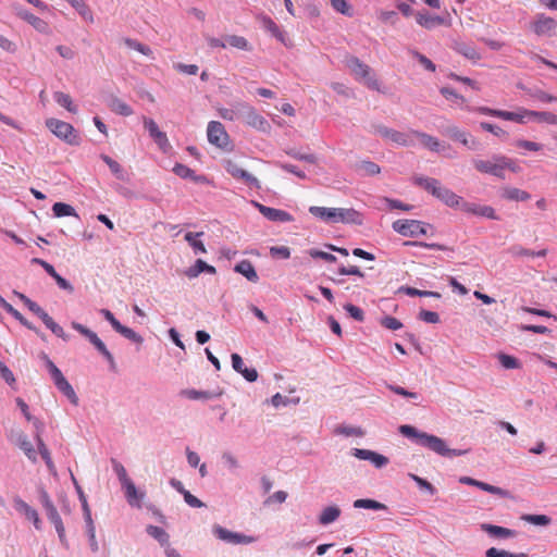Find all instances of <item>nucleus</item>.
<instances>
[{"instance_id":"nucleus-1","label":"nucleus","mask_w":557,"mask_h":557,"mask_svg":"<svg viewBox=\"0 0 557 557\" xmlns=\"http://www.w3.org/2000/svg\"><path fill=\"white\" fill-rule=\"evenodd\" d=\"M309 212L329 223H346L361 225L363 223V215L354 208H326L312 206Z\"/></svg>"},{"instance_id":"nucleus-2","label":"nucleus","mask_w":557,"mask_h":557,"mask_svg":"<svg viewBox=\"0 0 557 557\" xmlns=\"http://www.w3.org/2000/svg\"><path fill=\"white\" fill-rule=\"evenodd\" d=\"M399 432L409 438L416 441L417 444L428 447L429 449L442 456L458 455L455 450L448 449L445 442L435 436L424 432H419L416 428L404 424L399 426Z\"/></svg>"},{"instance_id":"nucleus-3","label":"nucleus","mask_w":557,"mask_h":557,"mask_svg":"<svg viewBox=\"0 0 557 557\" xmlns=\"http://www.w3.org/2000/svg\"><path fill=\"white\" fill-rule=\"evenodd\" d=\"M474 168L480 173L491 174L499 178H505V170L518 172L519 166L511 159L505 156H494L491 160L475 159L473 160Z\"/></svg>"},{"instance_id":"nucleus-4","label":"nucleus","mask_w":557,"mask_h":557,"mask_svg":"<svg viewBox=\"0 0 557 557\" xmlns=\"http://www.w3.org/2000/svg\"><path fill=\"white\" fill-rule=\"evenodd\" d=\"M347 65L356 79L361 81L370 89L380 90L379 81L372 75V70L369 65L355 57L347 61Z\"/></svg>"},{"instance_id":"nucleus-5","label":"nucleus","mask_w":557,"mask_h":557,"mask_svg":"<svg viewBox=\"0 0 557 557\" xmlns=\"http://www.w3.org/2000/svg\"><path fill=\"white\" fill-rule=\"evenodd\" d=\"M429 227H431L429 224L418 220L401 219L393 223V230L395 232L403 236L410 237L425 235Z\"/></svg>"},{"instance_id":"nucleus-6","label":"nucleus","mask_w":557,"mask_h":557,"mask_svg":"<svg viewBox=\"0 0 557 557\" xmlns=\"http://www.w3.org/2000/svg\"><path fill=\"white\" fill-rule=\"evenodd\" d=\"M71 326L79 332L83 336H85L95 347L96 349L107 359L110 363L111 368H114L115 361L112 354L108 350L104 343L98 337V335L86 327L85 325L78 322H72Z\"/></svg>"},{"instance_id":"nucleus-7","label":"nucleus","mask_w":557,"mask_h":557,"mask_svg":"<svg viewBox=\"0 0 557 557\" xmlns=\"http://www.w3.org/2000/svg\"><path fill=\"white\" fill-rule=\"evenodd\" d=\"M46 125L57 137L71 145L78 144V136L70 123L57 119H49L47 120Z\"/></svg>"},{"instance_id":"nucleus-8","label":"nucleus","mask_w":557,"mask_h":557,"mask_svg":"<svg viewBox=\"0 0 557 557\" xmlns=\"http://www.w3.org/2000/svg\"><path fill=\"white\" fill-rule=\"evenodd\" d=\"M515 115L518 120H513V122L519 124H525L531 119L540 123L557 124V115L552 112L533 111L520 107L515 111Z\"/></svg>"},{"instance_id":"nucleus-9","label":"nucleus","mask_w":557,"mask_h":557,"mask_svg":"<svg viewBox=\"0 0 557 557\" xmlns=\"http://www.w3.org/2000/svg\"><path fill=\"white\" fill-rule=\"evenodd\" d=\"M412 131L407 133L398 132L386 126H377L376 133L380 134L383 138L388 139L399 146H412L414 145V135Z\"/></svg>"},{"instance_id":"nucleus-10","label":"nucleus","mask_w":557,"mask_h":557,"mask_svg":"<svg viewBox=\"0 0 557 557\" xmlns=\"http://www.w3.org/2000/svg\"><path fill=\"white\" fill-rule=\"evenodd\" d=\"M225 171L236 180L244 181L248 186L259 189L261 187L260 182L257 177L242 169L237 162L233 160H226L224 162Z\"/></svg>"},{"instance_id":"nucleus-11","label":"nucleus","mask_w":557,"mask_h":557,"mask_svg":"<svg viewBox=\"0 0 557 557\" xmlns=\"http://www.w3.org/2000/svg\"><path fill=\"white\" fill-rule=\"evenodd\" d=\"M532 29L537 36H555L557 35V21L544 14L536 15L532 22Z\"/></svg>"},{"instance_id":"nucleus-12","label":"nucleus","mask_w":557,"mask_h":557,"mask_svg":"<svg viewBox=\"0 0 557 557\" xmlns=\"http://www.w3.org/2000/svg\"><path fill=\"white\" fill-rule=\"evenodd\" d=\"M238 109L244 110L243 117L249 126L262 132H265L270 128L268 121L248 103L240 104Z\"/></svg>"},{"instance_id":"nucleus-13","label":"nucleus","mask_w":557,"mask_h":557,"mask_svg":"<svg viewBox=\"0 0 557 557\" xmlns=\"http://www.w3.org/2000/svg\"><path fill=\"white\" fill-rule=\"evenodd\" d=\"M208 140L210 144L223 148L228 144V135L222 123L211 121L207 128Z\"/></svg>"},{"instance_id":"nucleus-14","label":"nucleus","mask_w":557,"mask_h":557,"mask_svg":"<svg viewBox=\"0 0 557 557\" xmlns=\"http://www.w3.org/2000/svg\"><path fill=\"white\" fill-rule=\"evenodd\" d=\"M213 533L218 539L232 544H249L255 541L252 536L228 531L227 529L221 525H214Z\"/></svg>"},{"instance_id":"nucleus-15","label":"nucleus","mask_w":557,"mask_h":557,"mask_svg":"<svg viewBox=\"0 0 557 557\" xmlns=\"http://www.w3.org/2000/svg\"><path fill=\"white\" fill-rule=\"evenodd\" d=\"M57 388L63 393L73 405L78 404V397L73 389L72 385L67 382V380L64 377L63 373L60 369H57L55 371L50 374Z\"/></svg>"},{"instance_id":"nucleus-16","label":"nucleus","mask_w":557,"mask_h":557,"mask_svg":"<svg viewBox=\"0 0 557 557\" xmlns=\"http://www.w3.org/2000/svg\"><path fill=\"white\" fill-rule=\"evenodd\" d=\"M416 21L421 27H423L425 29H433V28L442 26V25H445V26L450 25L449 20H446L438 15L430 14L425 10L419 11L416 14Z\"/></svg>"},{"instance_id":"nucleus-17","label":"nucleus","mask_w":557,"mask_h":557,"mask_svg":"<svg viewBox=\"0 0 557 557\" xmlns=\"http://www.w3.org/2000/svg\"><path fill=\"white\" fill-rule=\"evenodd\" d=\"M144 126L148 131L150 137L162 150H165L170 146L166 134L159 129L157 123L152 119L144 117Z\"/></svg>"},{"instance_id":"nucleus-18","label":"nucleus","mask_w":557,"mask_h":557,"mask_svg":"<svg viewBox=\"0 0 557 557\" xmlns=\"http://www.w3.org/2000/svg\"><path fill=\"white\" fill-rule=\"evenodd\" d=\"M256 207L258 208L259 212L270 221H275V222L293 221V216L284 210L267 207L264 205L257 203V202H256Z\"/></svg>"},{"instance_id":"nucleus-19","label":"nucleus","mask_w":557,"mask_h":557,"mask_svg":"<svg viewBox=\"0 0 557 557\" xmlns=\"http://www.w3.org/2000/svg\"><path fill=\"white\" fill-rule=\"evenodd\" d=\"M13 506L15 508V510L22 515L25 516V518L27 520H30L33 521L34 523V527L37 529V530H40L41 529V521L39 519V516H38V512L32 508L30 506H28L24 500H22L21 498H14L13 500Z\"/></svg>"},{"instance_id":"nucleus-20","label":"nucleus","mask_w":557,"mask_h":557,"mask_svg":"<svg viewBox=\"0 0 557 557\" xmlns=\"http://www.w3.org/2000/svg\"><path fill=\"white\" fill-rule=\"evenodd\" d=\"M447 135L470 149H475L479 145L478 140L471 137V135L465 131H461L457 126H449L446 131Z\"/></svg>"},{"instance_id":"nucleus-21","label":"nucleus","mask_w":557,"mask_h":557,"mask_svg":"<svg viewBox=\"0 0 557 557\" xmlns=\"http://www.w3.org/2000/svg\"><path fill=\"white\" fill-rule=\"evenodd\" d=\"M435 197L445 205L457 208L463 203L462 198L447 187L440 185Z\"/></svg>"},{"instance_id":"nucleus-22","label":"nucleus","mask_w":557,"mask_h":557,"mask_svg":"<svg viewBox=\"0 0 557 557\" xmlns=\"http://www.w3.org/2000/svg\"><path fill=\"white\" fill-rule=\"evenodd\" d=\"M125 491V497L131 506L140 508V503L145 493L138 492L133 481H128L122 485Z\"/></svg>"},{"instance_id":"nucleus-23","label":"nucleus","mask_w":557,"mask_h":557,"mask_svg":"<svg viewBox=\"0 0 557 557\" xmlns=\"http://www.w3.org/2000/svg\"><path fill=\"white\" fill-rule=\"evenodd\" d=\"M472 111L478 112V113L483 114V115H490V116L498 117V119H502V120H505V121H512L513 122V120H518L517 116L515 115V111L511 112V111L492 109V108H488V107H476V108L472 109Z\"/></svg>"},{"instance_id":"nucleus-24","label":"nucleus","mask_w":557,"mask_h":557,"mask_svg":"<svg viewBox=\"0 0 557 557\" xmlns=\"http://www.w3.org/2000/svg\"><path fill=\"white\" fill-rule=\"evenodd\" d=\"M234 271L245 276L251 283H257L259 281L258 273L249 260H242L238 262L235 265Z\"/></svg>"},{"instance_id":"nucleus-25","label":"nucleus","mask_w":557,"mask_h":557,"mask_svg":"<svg viewBox=\"0 0 557 557\" xmlns=\"http://www.w3.org/2000/svg\"><path fill=\"white\" fill-rule=\"evenodd\" d=\"M18 16L30 24L36 30L40 33H47L48 32V23L44 21L42 18L34 15L33 13L28 12L27 10H20Z\"/></svg>"},{"instance_id":"nucleus-26","label":"nucleus","mask_w":557,"mask_h":557,"mask_svg":"<svg viewBox=\"0 0 557 557\" xmlns=\"http://www.w3.org/2000/svg\"><path fill=\"white\" fill-rule=\"evenodd\" d=\"M462 206L466 212L480 216H485L492 220L498 219V216L495 213V210L490 206H479L474 203H462Z\"/></svg>"},{"instance_id":"nucleus-27","label":"nucleus","mask_w":557,"mask_h":557,"mask_svg":"<svg viewBox=\"0 0 557 557\" xmlns=\"http://www.w3.org/2000/svg\"><path fill=\"white\" fill-rule=\"evenodd\" d=\"M412 134L414 135V140L418 139L426 149L434 152H438L441 150L442 145L437 138L418 131H412Z\"/></svg>"},{"instance_id":"nucleus-28","label":"nucleus","mask_w":557,"mask_h":557,"mask_svg":"<svg viewBox=\"0 0 557 557\" xmlns=\"http://www.w3.org/2000/svg\"><path fill=\"white\" fill-rule=\"evenodd\" d=\"M481 528L483 531H485L487 534H490L491 536H494V537L508 539V537H513L516 535V531L505 528V527L494 525V524H490V523H483L481 525Z\"/></svg>"},{"instance_id":"nucleus-29","label":"nucleus","mask_w":557,"mask_h":557,"mask_svg":"<svg viewBox=\"0 0 557 557\" xmlns=\"http://www.w3.org/2000/svg\"><path fill=\"white\" fill-rule=\"evenodd\" d=\"M502 197L507 200L527 201L531 198V195L516 187H505L502 189Z\"/></svg>"},{"instance_id":"nucleus-30","label":"nucleus","mask_w":557,"mask_h":557,"mask_svg":"<svg viewBox=\"0 0 557 557\" xmlns=\"http://www.w3.org/2000/svg\"><path fill=\"white\" fill-rule=\"evenodd\" d=\"M341 509L337 506H327L325 507L320 516L319 523L322 525H327L335 522L341 516Z\"/></svg>"},{"instance_id":"nucleus-31","label":"nucleus","mask_w":557,"mask_h":557,"mask_svg":"<svg viewBox=\"0 0 557 557\" xmlns=\"http://www.w3.org/2000/svg\"><path fill=\"white\" fill-rule=\"evenodd\" d=\"M413 183L417 186L425 189L428 193L432 194L434 197L436 195L437 188L441 185L440 181L425 176H414Z\"/></svg>"},{"instance_id":"nucleus-32","label":"nucleus","mask_w":557,"mask_h":557,"mask_svg":"<svg viewBox=\"0 0 557 557\" xmlns=\"http://www.w3.org/2000/svg\"><path fill=\"white\" fill-rule=\"evenodd\" d=\"M508 252L513 257V258H522V257H545L547 255V250L546 249H542L537 252H534L530 249H527L524 248L523 246L521 245H512L509 249H508Z\"/></svg>"},{"instance_id":"nucleus-33","label":"nucleus","mask_w":557,"mask_h":557,"mask_svg":"<svg viewBox=\"0 0 557 557\" xmlns=\"http://www.w3.org/2000/svg\"><path fill=\"white\" fill-rule=\"evenodd\" d=\"M110 110L119 115L129 116L133 114V109L123 100L117 97H112L108 103Z\"/></svg>"},{"instance_id":"nucleus-34","label":"nucleus","mask_w":557,"mask_h":557,"mask_svg":"<svg viewBox=\"0 0 557 557\" xmlns=\"http://www.w3.org/2000/svg\"><path fill=\"white\" fill-rule=\"evenodd\" d=\"M258 20L268 32H270L280 41L284 42V33L270 16L261 14L258 16Z\"/></svg>"},{"instance_id":"nucleus-35","label":"nucleus","mask_w":557,"mask_h":557,"mask_svg":"<svg viewBox=\"0 0 557 557\" xmlns=\"http://www.w3.org/2000/svg\"><path fill=\"white\" fill-rule=\"evenodd\" d=\"M173 172L182 178H190L197 183H203L206 181L205 176L196 175L194 170L181 163L174 165Z\"/></svg>"},{"instance_id":"nucleus-36","label":"nucleus","mask_w":557,"mask_h":557,"mask_svg":"<svg viewBox=\"0 0 557 557\" xmlns=\"http://www.w3.org/2000/svg\"><path fill=\"white\" fill-rule=\"evenodd\" d=\"M46 513L50 522L54 525L60 540L63 541L65 537V529L57 508H49L48 510H46Z\"/></svg>"},{"instance_id":"nucleus-37","label":"nucleus","mask_w":557,"mask_h":557,"mask_svg":"<svg viewBox=\"0 0 557 557\" xmlns=\"http://www.w3.org/2000/svg\"><path fill=\"white\" fill-rule=\"evenodd\" d=\"M240 104H246V102H235L231 108H221L219 109V115L228 121L240 119L244 112V110L238 109Z\"/></svg>"},{"instance_id":"nucleus-38","label":"nucleus","mask_w":557,"mask_h":557,"mask_svg":"<svg viewBox=\"0 0 557 557\" xmlns=\"http://www.w3.org/2000/svg\"><path fill=\"white\" fill-rule=\"evenodd\" d=\"M456 50L458 53L473 62H476L481 59L480 52L473 46L467 44H458L456 46Z\"/></svg>"},{"instance_id":"nucleus-39","label":"nucleus","mask_w":557,"mask_h":557,"mask_svg":"<svg viewBox=\"0 0 557 557\" xmlns=\"http://www.w3.org/2000/svg\"><path fill=\"white\" fill-rule=\"evenodd\" d=\"M17 445L32 461H36V451L33 444L23 433L18 434Z\"/></svg>"},{"instance_id":"nucleus-40","label":"nucleus","mask_w":557,"mask_h":557,"mask_svg":"<svg viewBox=\"0 0 557 557\" xmlns=\"http://www.w3.org/2000/svg\"><path fill=\"white\" fill-rule=\"evenodd\" d=\"M355 508H364V509H372V510H385L387 509L386 505L383 503H380L374 499L369 498H360L354 502Z\"/></svg>"},{"instance_id":"nucleus-41","label":"nucleus","mask_w":557,"mask_h":557,"mask_svg":"<svg viewBox=\"0 0 557 557\" xmlns=\"http://www.w3.org/2000/svg\"><path fill=\"white\" fill-rule=\"evenodd\" d=\"M40 432L41 430H37V433H36V442H37V445H38V449H39V453L42 457V459L45 460L47 467L52 470L54 469V465L52 462V459H51V456H50V451L49 449L47 448V446L45 445L41 436H40Z\"/></svg>"},{"instance_id":"nucleus-42","label":"nucleus","mask_w":557,"mask_h":557,"mask_svg":"<svg viewBox=\"0 0 557 557\" xmlns=\"http://www.w3.org/2000/svg\"><path fill=\"white\" fill-rule=\"evenodd\" d=\"M226 45L239 49V50H251V46L248 40L238 35H228L225 37Z\"/></svg>"},{"instance_id":"nucleus-43","label":"nucleus","mask_w":557,"mask_h":557,"mask_svg":"<svg viewBox=\"0 0 557 557\" xmlns=\"http://www.w3.org/2000/svg\"><path fill=\"white\" fill-rule=\"evenodd\" d=\"M42 322L55 336L62 338L63 341L69 339V335L64 332L63 327L55 323L49 314L44 317Z\"/></svg>"},{"instance_id":"nucleus-44","label":"nucleus","mask_w":557,"mask_h":557,"mask_svg":"<svg viewBox=\"0 0 557 557\" xmlns=\"http://www.w3.org/2000/svg\"><path fill=\"white\" fill-rule=\"evenodd\" d=\"M202 235H203L202 232H198V233L188 232L185 234V240L194 248L195 252L205 253L207 251L203 243L201 240L197 239V237H200Z\"/></svg>"},{"instance_id":"nucleus-45","label":"nucleus","mask_w":557,"mask_h":557,"mask_svg":"<svg viewBox=\"0 0 557 557\" xmlns=\"http://www.w3.org/2000/svg\"><path fill=\"white\" fill-rule=\"evenodd\" d=\"M184 397L190 399V400H208L214 397L213 393L207 392V391H197L194 388L184 389L181 393Z\"/></svg>"},{"instance_id":"nucleus-46","label":"nucleus","mask_w":557,"mask_h":557,"mask_svg":"<svg viewBox=\"0 0 557 557\" xmlns=\"http://www.w3.org/2000/svg\"><path fill=\"white\" fill-rule=\"evenodd\" d=\"M147 533L156 539L162 546L169 544V534L160 527L148 525Z\"/></svg>"},{"instance_id":"nucleus-47","label":"nucleus","mask_w":557,"mask_h":557,"mask_svg":"<svg viewBox=\"0 0 557 557\" xmlns=\"http://www.w3.org/2000/svg\"><path fill=\"white\" fill-rule=\"evenodd\" d=\"M52 211L57 218L72 216V215L77 216L75 209L72 206L64 203V202H55L52 206Z\"/></svg>"},{"instance_id":"nucleus-48","label":"nucleus","mask_w":557,"mask_h":557,"mask_svg":"<svg viewBox=\"0 0 557 557\" xmlns=\"http://www.w3.org/2000/svg\"><path fill=\"white\" fill-rule=\"evenodd\" d=\"M82 506H83V510H84L85 520H86V523L88 527V534H89L90 541L92 542V546L96 549L97 544L95 542V537H96L95 525H94V521L91 519V512H90V508L88 506L87 500H85V503H82Z\"/></svg>"},{"instance_id":"nucleus-49","label":"nucleus","mask_w":557,"mask_h":557,"mask_svg":"<svg viewBox=\"0 0 557 557\" xmlns=\"http://www.w3.org/2000/svg\"><path fill=\"white\" fill-rule=\"evenodd\" d=\"M123 42L126 47L134 49L144 55L150 57L152 54V50L148 46L139 42L136 39L124 38Z\"/></svg>"},{"instance_id":"nucleus-50","label":"nucleus","mask_w":557,"mask_h":557,"mask_svg":"<svg viewBox=\"0 0 557 557\" xmlns=\"http://www.w3.org/2000/svg\"><path fill=\"white\" fill-rule=\"evenodd\" d=\"M497 359L505 369H519L521 367L519 360L507 354H498Z\"/></svg>"},{"instance_id":"nucleus-51","label":"nucleus","mask_w":557,"mask_h":557,"mask_svg":"<svg viewBox=\"0 0 557 557\" xmlns=\"http://www.w3.org/2000/svg\"><path fill=\"white\" fill-rule=\"evenodd\" d=\"M54 100L58 104L65 108L70 112H76V108L73 106V101L70 95L58 91L54 94Z\"/></svg>"},{"instance_id":"nucleus-52","label":"nucleus","mask_w":557,"mask_h":557,"mask_svg":"<svg viewBox=\"0 0 557 557\" xmlns=\"http://www.w3.org/2000/svg\"><path fill=\"white\" fill-rule=\"evenodd\" d=\"M16 405L20 407L26 420L33 421L36 430L42 429V423L30 414L27 404L22 398H16Z\"/></svg>"},{"instance_id":"nucleus-53","label":"nucleus","mask_w":557,"mask_h":557,"mask_svg":"<svg viewBox=\"0 0 557 557\" xmlns=\"http://www.w3.org/2000/svg\"><path fill=\"white\" fill-rule=\"evenodd\" d=\"M332 8L346 16L352 15V9L351 5L348 3L347 0H330Z\"/></svg>"},{"instance_id":"nucleus-54","label":"nucleus","mask_w":557,"mask_h":557,"mask_svg":"<svg viewBox=\"0 0 557 557\" xmlns=\"http://www.w3.org/2000/svg\"><path fill=\"white\" fill-rule=\"evenodd\" d=\"M101 159L117 178L123 180V169L117 161L107 154H101Z\"/></svg>"},{"instance_id":"nucleus-55","label":"nucleus","mask_w":557,"mask_h":557,"mask_svg":"<svg viewBox=\"0 0 557 557\" xmlns=\"http://www.w3.org/2000/svg\"><path fill=\"white\" fill-rule=\"evenodd\" d=\"M2 308H4L9 313H11L16 320H18L23 325H25L29 330H35V327L21 314L20 311L13 308L12 305L2 299Z\"/></svg>"},{"instance_id":"nucleus-56","label":"nucleus","mask_w":557,"mask_h":557,"mask_svg":"<svg viewBox=\"0 0 557 557\" xmlns=\"http://www.w3.org/2000/svg\"><path fill=\"white\" fill-rule=\"evenodd\" d=\"M358 170L369 176L377 175L381 172L380 166L372 161H361L358 164Z\"/></svg>"},{"instance_id":"nucleus-57","label":"nucleus","mask_w":557,"mask_h":557,"mask_svg":"<svg viewBox=\"0 0 557 557\" xmlns=\"http://www.w3.org/2000/svg\"><path fill=\"white\" fill-rule=\"evenodd\" d=\"M115 331L120 333L122 336H124L127 339L133 341L134 343H141L143 338L140 335H138L134 330L131 327L124 326L121 323L115 327Z\"/></svg>"},{"instance_id":"nucleus-58","label":"nucleus","mask_w":557,"mask_h":557,"mask_svg":"<svg viewBox=\"0 0 557 557\" xmlns=\"http://www.w3.org/2000/svg\"><path fill=\"white\" fill-rule=\"evenodd\" d=\"M486 557H528L525 553H510L508 550L497 549L495 547H491L485 553Z\"/></svg>"},{"instance_id":"nucleus-59","label":"nucleus","mask_w":557,"mask_h":557,"mask_svg":"<svg viewBox=\"0 0 557 557\" xmlns=\"http://www.w3.org/2000/svg\"><path fill=\"white\" fill-rule=\"evenodd\" d=\"M522 519L529 523L534 525H548L550 523V518L546 515H525Z\"/></svg>"},{"instance_id":"nucleus-60","label":"nucleus","mask_w":557,"mask_h":557,"mask_svg":"<svg viewBox=\"0 0 557 557\" xmlns=\"http://www.w3.org/2000/svg\"><path fill=\"white\" fill-rule=\"evenodd\" d=\"M480 126L482 129H484L488 133H492L493 135H495L497 137H507L508 136V133L497 125H494V124H491L487 122H481Z\"/></svg>"},{"instance_id":"nucleus-61","label":"nucleus","mask_w":557,"mask_h":557,"mask_svg":"<svg viewBox=\"0 0 557 557\" xmlns=\"http://www.w3.org/2000/svg\"><path fill=\"white\" fill-rule=\"evenodd\" d=\"M478 487L481 488L482 491H485V492H488L491 494L498 495L502 497H506L508 495L507 491H505L498 486H494L488 483L482 482V481H480V483L478 484Z\"/></svg>"},{"instance_id":"nucleus-62","label":"nucleus","mask_w":557,"mask_h":557,"mask_svg":"<svg viewBox=\"0 0 557 557\" xmlns=\"http://www.w3.org/2000/svg\"><path fill=\"white\" fill-rule=\"evenodd\" d=\"M411 54L419 61V63L424 69H426L430 72H435V70H436L435 64L429 58H426L424 54H421L420 52L414 51V50L411 51Z\"/></svg>"},{"instance_id":"nucleus-63","label":"nucleus","mask_w":557,"mask_h":557,"mask_svg":"<svg viewBox=\"0 0 557 557\" xmlns=\"http://www.w3.org/2000/svg\"><path fill=\"white\" fill-rule=\"evenodd\" d=\"M409 476L418 484L421 490L426 491L431 495L435 494L436 490L429 481L412 473H410Z\"/></svg>"},{"instance_id":"nucleus-64","label":"nucleus","mask_w":557,"mask_h":557,"mask_svg":"<svg viewBox=\"0 0 557 557\" xmlns=\"http://www.w3.org/2000/svg\"><path fill=\"white\" fill-rule=\"evenodd\" d=\"M381 325L392 331H397L403 327V323L398 319L391 315L384 317L381 320Z\"/></svg>"}]
</instances>
